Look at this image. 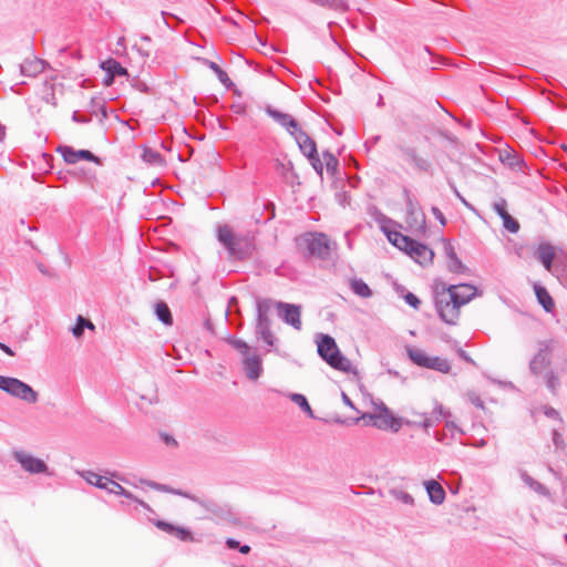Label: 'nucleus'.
Masks as SVG:
<instances>
[{"label":"nucleus","instance_id":"obj_1","mask_svg":"<svg viewBox=\"0 0 567 567\" xmlns=\"http://www.w3.org/2000/svg\"><path fill=\"white\" fill-rule=\"evenodd\" d=\"M477 289L470 284L450 285L443 281L435 282V309L442 321L447 324H456L460 317V308L468 303Z\"/></svg>","mask_w":567,"mask_h":567},{"label":"nucleus","instance_id":"obj_2","mask_svg":"<svg viewBox=\"0 0 567 567\" xmlns=\"http://www.w3.org/2000/svg\"><path fill=\"white\" fill-rule=\"evenodd\" d=\"M217 240L228 251V257L234 260H247L255 250L254 237L248 234H236L229 225L217 227Z\"/></svg>","mask_w":567,"mask_h":567},{"label":"nucleus","instance_id":"obj_3","mask_svg":"<svg viewBox=\"0 0 567 567\" xmlns=\"http://www.w3.org/2000/svg\"><path fill=\"white\" fill-rule=\"evenodd\" d=\"M228 343L240 353L245 375L251 381L258 380L264 373V367L257 349L236 338L228 339Z\"/></svg>","mask_w":567,"mask_h":567},{"label":"nucleus","instance_id":"obj_4","mask_svg":"<svg viewBox=\"0 0 567 567\" xmlns=\"http://www.w3.org/2000/svg\"><path fill=\"white\" fill-rule=\"evenodd\" d=\"M403 197L406 205V223L409 227L416 235H425L426 218L419 202L412 196L408 188L403 189Z\"/></svg>","mask_w":567,"mask_h":567},{"label":"nucleus","instance_id":"obj_5","mask_svg":"<svg viewBox=\"0 0 567 567\" xmlns=\"http://www.w3.org/2000/svg\"><path fill=\"white\" fill-rule=\"evenodd\" d=\"M0 390L28 403H35L39 398L28 383L12 377L0 375Z\"/></svg>","mask_w":567,"mask_h":567},{"label":"nucleus","instance_id":"obj_6","mask_svg":"<svg viewBox=\"0 0 567 567\" xmlns=\"http://www.w3.org/2000/svg\"><path fill=\"white\" fill-rule=\"evenodd\" d=\"M307 256L316 257L322 260L330 258L331 243L323 233H309L302 238Z\"/></svg>","mask_w":567,"mask_h":567},{"label":"nucleus","instance_id":"obj_7","mask_svg":"<svg viewBox=\"0 0 567 567\" xmlns=\"http://www.w3.org/2000/svg\"><path fill=\"white\" fill-rule=\"evenodd\" d=\"M409 359L417 367L435 370L442 373H449L451 364L441 357H430L424 351L412 347L406 348Z\"/></svg>","mask_w":567,"mask_h":567},{"label":"nucleus","instance_id":"obj_8","mask_svg":"<svg viewBox=\"0 0 567 567\" xmlns=\"http://www.w3.org/2000/svg\"><path fill=\"white\" fill-rule=\"evenodd\" d=\"M369 419L372 421V425L375 426L379 430H388L390 429L392 432L396 433L400 431L403 421L400 417H395L390 409L382 404V412L379 413H364L361 415V417H357L354 420L355 423H358L360 420Z\"/></svg>","mask_w":567,"mask_h":567},{"label":"nucleus","instance_id":"obj_9","mask_svg":"<svg viewBox=\"0 0 567 567\" xmlns=\"http://www.w3.org/2000/svg\"><path fill=\"white\" fill-rule=\"evenodd\" d=\"M56 152L61 154L64 162L68 164H76L80 161L93 162L102 165V159L89 150H74L69 145H59Z\"/></svg>","mask_w":567,"mask_h":567},{"label":"nucleus","instance_id":"obj_10","mask_svg":"<svg viewBox=\"0 0 567 567\" xmlns=\"http://www.w3.org/2000/svg\"><path fill=\"white\" fill-rule=\"evenodd\" d=\"M14 460L25 472L30 474H47L49 476L52 475V472L49 471L47 463L33 455L27 454L24 452H16Z\"/></svg>","mask_w":567,"mask_h":567},{"label":"nucleus","instance_id":"obj_11","mask_svg":"<svg viewBox=\"0 0 567 567\" xmlns=\"http://www.w3.org/2000/svg\"><path fill=\"white\" fill-rule=\"evenodd\" d=\"M277 315L285 323L291 326L296 330H301V306L287 302L277 303Z\"/></svg>","mask_w":567,"mask_h":567},{"label":"nucleus","instance_id":"obj_12","mask_svg":"<svg viewBox=\"0 0 567 567\" xmlns=\"http://www.w3.org/2000/svg\"><path fill=\"white\" fill-rule=\"evenodd\" d=\"M270 319H256L255 334L267 344L266 352L276 351L278 339L270 329Z\"/></svg>","mask_w":567,"mask_h":567},{"label":"nucleus","instance_id":"obj_13","mask_svg":"<svg viewBox=\"0 0 567 567\" xmlns=\"http://www.w3.org/2000/svg\"><path fill=\"white\" fill-rule=\"evenodd\" d=\"M206 511L216 518L225 520L231 525L237 526L240 524V519L237 517L236 513H234L233 508L227 504L220 505L214 501H209Z\"/></svg>","mask_w":567,"mask_h":567},{"label":"nucleus","instance_id":"obj_14","mask_svg":"<svg viewBox=\"0 0 567 567\" xmlns=\"http://www.w3.org/2000/svg\"><path fill=\"white\" fill-rule=\"evenodd\" d=\"M266 113L279 125L285 127L290 135H293L297 131L301 128L300 124L297 120H295L290 114L278 111L271 106H267Z\"/></svg>","mask_w":567,"mask_h":567},{"label":"nucleus","instance_id":"obj_15","mask_svg":"<svg viewBox=\"0 0 567 567\" xmlns=\"http://www.w3.org/2000/svg\"><path fill=\"white\" fill-rule=\"evenodd\" d=\"M406 254L423 267L431 265L434 258V251L426 245L416 240Z\"/></svg>","mask_w":567,"mask_h":567},{"label":"nucleus","instance_id":"obj_16","mask_svg":"<svg viewBox=\"0 0 567 567\" xmlns=\"http://www.w3.org/2000/svg\"><path fill=\"white\" fill-rule=\"evenodd\" d=\"M317 346H318V354L328 364L334 358V353L340 352V350L336 343V340L329 334H320Z\"/></svg>","mask_w":567,"mask_h":567},{"label":"nucleus","instance_id":"obj_17","mask_svg":"<svg viewBox=\"0 0 567 567\" xmlns=\"http://www.w3.org/2000/svg\"><path fill=\"white\" fill-rule=\"evenodd\" d=\"M444 243V254L447 258V269L454 274H465L468 268L462 262V260L457 257L454 246L450 240L443 239Z\"/></svg>","mask_w":567,"mask_h":567},{"label":"nucleus","instance_id":"obj_18","mask_svg":"<svg viewBox=\"0 0 567 567\" xmlns=\"http://www.w3.org/2000/svg\"><path fill=\"white\" fill-rule=\"evenodd\" d=\"M398 150L401 152L405 161L413 164L416 169L421 172H427L430 169V162L424 157H421L414 147L399 145Z\"/></svg>","mask_w":567,"mask_h":567},{"label":"nucleus","instance_id":"obj_19","mask_svg":"<svg viewBox=\"0 0 567 567\" xmlns=\"http://www.w3.org/2000/svg\"><path fill=\"white\" fill-rule=\"evenodd\" d=\"M296 143L300 152L307 157L310 155H316L317 144L315 140H312L302 128L297 131L293 135Z\"/></svg>","mask_w":567,"mask_h":567},{"label":"nucleus","instance_id":"obj_20","mask_svg":"<svg viewBox=\"0 0 567 567\" xmlns=\"http://www.w3.org/2000/svg\"><path fill=\"white\" fill-rule=\"evenodd\" d=\"M548 347H542L529 362V370L534 375H540L542 372L550 364L548 357Z\"/></svg>","mask_w":567,"mask_h":567},{"label":"nucleus","instance_id":"obj_21","mask_svg":"<svg viewBox=\"0 0 567 567\" xmlns=\"http://www.w3.org/2000/svg\"><path fill=\"white\" fill-rule=\"evenodd\" d=\"M275 169L282 177L285 183L291 186H293L295 184H299V176L295 172L293 164L291 161L284 162L280 159H276Z\"/></svg>","mask_w":567,"mask_h":567},{"label":"nucleus","instance_id":"obj_22","mask_svg":"<svg viewBox=\"0 0 567 567\" xmlns=\"http://www.w3.org/2000/svg\"><path fill=\"white\" fill-rule=\"evenodd\" d=\"M499 159L513 171L520 172L526 166L524 158L512 148L502 151L499 153Z\"/></svg>","mask_w":567,"mask_h":567},{"label":"nucleus","instance_id":"obj_23","mask_svg":"<svg viewBox=\"0 0 567 567\" xmlns=\"http://www.w3.org/2000/svg\"><path fill=\"white\" fill-rule=\"evenodd\" d=\"M383 234L386 236L388 240L393 246L398 247L400 250H403L405 252H408L410 247L415 241L413 238H411L406 235H403L400 231L392 230L391 228H388Z\"/></svg>","mask_w":567,"mask_h":567},{"label":"nucleus","instance_id":"obj_24","mask_svg":"<svg viewBox=\"0 0 567 567\" xmlns=\"http://www.w3.org/2000/svg\"><path fill=\"white\" fill-rule=\"evenodd\" d=\"M424 487L431 503L441 505L444 502L446 494L443 486L439 482L435 480L425 481Z\"/></svg>","mask_w":567,"mask_h":567},{"label":"nucleus","instance_id":"obj_25","mask_svg":"<svg viewBox=\"0 0 567 567\" xmlns=\"http://www.w3.org/2000/svg\"><path fill=\"white\" fill-rule=\"evenodd\" d=\"M535 257L543 264L546 270L550 271L555 258L554 247L549 243L540 244L535 252Z\"/></svg>","mask_w":567,"mask_h":567},{"label":"nucleus","instance_id":"obj_26","mask_svg":"<svg viewBox=\"0 0 567 567\" xmlns=\"http://www.w3.org/2000/svg\"><path fill=\"white\" fill-rule=\"evenodd\" d=\"M109 493L124 496L127 499H131L137 504H140L145 509H151L150 505L143 502L142 499L134 496L130 491L125 489L121 484L117 482L110 480L109 482V488H105Z\"/></svg>","mask_w":567,"mask_h":567},{"label":"nucleus","instance_id":"obj_27","mask_svg":"<svg viewBox=\"0 0 567 567\" xmlns=\"http://www.w3.org/2000/svg\"><path fill=\"white\" fill-rule=\"evenodd\" d=\"M534 291L544 310L550 312L555 308V302L548 290L544 286L535 284Z\"/></svg>","mask_w":567,"mask_h":567},{"label":"nucleus","instance_id":"obj_28","mask_svg":"<svg viewBox=\"0 0 567 567\" xmlns=\"http://www.w3.org/2000/svg\"><path fill=\"white\" fill-rule=\"evenodd\" d=\"M101 69L105 71V73H107L110 78L128 75L127 70L124 66H122V64L117 60L113 58H109L107 60L103 61L101 63Z\"/></svg>","mask_w":567,"mask_h":567},{"label":"nucleus","instance_id":"obj_29","mask_svg":"<svg viewBox=\"0 0 567 567\" xmlns=\"http://www.w3.org/2000/svg\"><path fill=\"white\" fill-rule=\"evenodd\" d=\"M329 365L341 372L358 374V371L353 368L351 361L346 358L341 351L334 353V358L331 360Z\"/></svg>","mask_w":567,"mask_h":567},{"label":"nucleus","instance_id":"obj_30","mask_svg":"<svg viewBox=\"0 0 567 567\" xmlns=\"http://www.w3.org/2000/svg\"><path fill=\"white\" fill-rule=\"evenodd\" d=\"M368 213L374 221L379 224L382 233L390 228V226L398 225L393 219L384 215L377 206L369 207Z\"/></svg>","mask_w":567,"mask_h":567},{"label":"nucleus","instance_id":"obj_31","mask_svg":"<svg viewBox=\"0 0 567 567\" xmlns=\"http://www.w3.org/2000/svg\"><path fill=\"white\" fill-rule=\"evenodd\" d=\"M154 313L156 318L165 326H172L173 324V315L168 307V305L165 301H157L154 305Z\"/></svg>","mask_w":567,"mask_h":567},{"label":"nucleus","instance_id":"obj_32","mask_svg":"<svg viewBox=\"0 0 567 567\" xmlns=\"http://www.w3.org/2000/svg\"><path fill=\"white\" fill-rule=\"evenodd\" d=\"M21 74L25 76H35L44 70V61L35 59L32 61H25L20 65Z\"/></svg>","mask_w":567,"mask_h":567},{"label":"nucleus","instance_id":"obj_33","mask_svg":"<svg viewBox=\"0 0 567 567\" xmlns=\"http://www.w3.org/2000/svg\"><path fill=\"white\" fill-rule=\"evenodd\" d=\"M279 301H275L269 298L258 299L257 300V318L256 319H269V313L272 309L277 311V303Z\"/></svg>","mask_w":567,"mask_h":567},{"label":"nucleus","instance_id":"obj_34","mask_svg":"<svg viewBox=\"0 0 567 567\" xmlns=\"http://www.w3.org/2000/svg\"><path fill=\"white\" fill-rule=\"evenodd\" d=\"M350 288L353 291V293L361 298H370L373 295L368 284L359 278L350 280Z\"/></svg>","mask_w":567,"mask_h":567},{"label":"nucleus","instance_id":"obj_35","mask_svg":"<svg viewBox=\"0 0 567 567\" xmlns=\"http://www.w3.org/2000/svg\"><path fill=\"white\" fill-rule=\"evenodd\" d=\"M313 3L334 10L339 12H347L350 10L347 0H311Z\"/></svg>","mask_w":567,"mask_h":567},{"label":"nucleus","instance_id":"obj_36","mask_svg":"<svg viewBox=\"0 0 567 567\" xmlns=\"http://www.w3.org/2000/svg\"><path fill=\"white\" fill-rule=\"evenodd\" d=\"M142 159L152 165V166H164L165 159L163 156L151 147H145L142 154Z\"/></svg>","mask_w":567,"mask_h":567},{"label":"nucleus","instance_id":"obj_37","mask_svg":"<svg viewBox=\"0 0 567 567\" xmlns=\"http://www.w3.org/2000/svg\"><path fill=\"white\" fill-rule=\"evenodd\" d=\"M83 477L85 478V481L91 484V485H94L101 489H105V488H109V482H110V478L105 477V476H102L97 473H94L92 471H86L84 474H83Z\"/></svg>","mask_w":567,"mask_h":567},{"label":"nucleus","instance_id":"obj_38","mask_svg":"<svg viewBox=\"0 0 567 567\" xmlns=\"http://www.w3.org/2000/svg\"><path fill=\"white\" fill-rule=\"evenodd\" d=\"M447 414H449V412H446L444 410V408L441 404H439L433 410L431 417L424 416L423 421L421 422V425L425 430H427L429 427H431L434 424V422H439L442 419H445L447 416Z\"/></svg>","mask_w":567,"mask_h":567},{"label":"nucleus","instance_id":"obj_39","mask_svg":"<svg viewBox=\"0 0 567 567\" xmlns=\"http://www.w3.org/2000/svg\"><path fill=\"white\" fill-rule=\"evenodd\" d=\"M322 158H323L327 172L331 176L337 175V173L339 171V159L337 158V156L327 150V151L322 152Z\"/></svg>","mask_w":567,"mask_h":567},{"label":"nucleus","instance_id":"obj_40","mask_svg":"<svg viewBox=\"0 0 567 567\" xmlns=\"http://www.w3.org/2000/svg\"><path fill=\"white\" fill-rule=\"evenodd\" d=\"M522 480H523V482L529 488H532L533 491H535L539 495H543V496H548L549 495L548 488L544 484H542L540 482H538L535 478H533L532 476H529L526 472H524L522 474Z\"/></svg>","mask_w":567,"mask_h":567},{"label":"nucleus","instance_id":"obj_41","mask_svg":"<svg viewBox=\"0 0 567 567\" xmlns=\"http://www.w3.org/2000/svg\"><path fill=\"white\" fill-rule=\"evenodd\" d=\"M84 329L94 330L95 326L90 319H86L82 316L76 318V322L72 328V333L75 338H81L83 336Z\"/></svg>","mask_w":567,"mask_h":567},{"label":"nucleus","instance_id":"obj_42","mask_svg":"<svg viewBox=\"0 0 567 567\" xmlns=\"http://www.w3.org/2000/svg\"><path fill=\"white\" fill-rule=\"evenodd\" d=\"M290 400L296 403L309 417L315 419L313 411L303 394L300 393H291L289 395Z\"/></svg>","mask_w":567,"mask_h":567},{"label":"nucleus","instance_id":"obj_43","mask_svg":"<svg viewBox=\"0 0 567 567\" xmlns=\"http://www.w3.org/2000/svg\"><path fill=\"white\" fill-rule=\"evenodd\" d=\"M208 68L217 75L218 80L227 87L230 89L234 86L233 81L229 79L228 74L216 63L213 61H206Z\"/></svg>","mask_w":567,"mask_h":567},{"label":"nucleus","instance_id":"obj_44","mask_svg":"<svg viewBox=\"0 0 567 567\" xmlns=\"http://www.w3.org/2000/svg\"><path fill=\"white\" fill-rule=\"evenodd\" d=\"M544 381H545L547 389L553 394H557V391L560 386L559 375L555 371L549 370L544 374Z\"/></svg>","mask_w":567,"mask_h":567},{"label":"nucleus","instance_id":"obj_45","mask_svg":"<svg viewBox=\"0 0 567 567\" xmlns=\"http://www.w3.org/2000/svg\"><path fill=\"white\" fill-rule=\"evenodd\" d=\"M91 105H92L94 114H97V113L101 114V118H100L101 122H103L105 118H107L106 106H105V103L101 99L92 97Z\"/></svg>","mask_w":567,"mask_h":567},{"label":"nucleus","instance_id":"obj_46","mask_svg":"<svg viewBox=\"0 0 567 567\" xmlns=\"http://www.w3.org/2000/svg\"><path fill=\"white\" fill-rule=\"evenodd\" d=\"M503 227L512 234H516L519 230V223L512 217L508 213L502 218Z\"/></svg>","mask_w":567,"mask_h":567},{"label":"nucleus","instance_id":"obj_47","mask_svg":"<svg viewBox=\"0 0 567 567\" xmlns=\"http://www.w3.org/2000/svg\"><path fill=\"white\" fill-rule=\"evenodd\" d=\"M141 483L147 485L148 487L155 489V491H159V492H165V493H171V494H175L176 495V491L175 488L168 486V485H165V484H161V483H157V482H154V481H147V480H141Z\"/></svg>","mask_w":567,"mask_h":567},{"label":"nucleus","instance_id":"obj_48","mask_svg":"<svg viewBox=\"0 0 567 567\" xmlns=\"http://www.w3.org/2000/svg\"><path fill=\"white\" fill-rule=\"evenodd\" d=\"M307 158L309 159L315 172L320 176V178H322L324 164L320 159L318 152L316 153V155L307 156Z\"/></svg>","mask_w":567,"mask_h":567},{"label":"nucleus","instance_id":"obj_49","mask_svg":"<svg viewBox=\"0 0 567 567\" xmlns=\"http://www.w3.org/2000/svg\"><path fill=\"white\" fill-rule=\"evenodd\" d=\"M176 495H179V496H183L185 498H188V499H190L192 502L198 504L199 506H202L205 509L207 507V504L209 503L208 499H202L198 496H196L194 494H190L188 492L182 491V489H177L176 491Z\"/></svg>","mask_w":567,"mask_h":567},{"label":"nucleus","instance_id":"obj_50","mask_svg":"<svg viewBox=\"0 0 567 567\" xmlns=\"http://www.w3.org/2000/svg\"><path fill=\"white\" fill-rule=\"evenodd\" d=\"M176 495H179V496H183L185 498H188V499H190L192 502L198 504L199 506H202L205 509L207 507V504L209 503L208 499H202L198 496H196L194 494H190L188 492L182 491V489H177L176 491Z\"/></svg>","mask_w":567,"mask_h":567},{"label":"nucleus","instance_id":"obj_51","mask_svg":"<svg viewBox=\"0 0 567 567\" xmlns=\"http://www.w3.org/2000/svg\"><path fill=\"white\" fill-rule=\"evenodd\" d=\"M174 536H176L182 542H195L193 533L186 527L177 526Z\"/></svg>","mask_w":567,"mask_h":567},{"label":"nucleus","instance_id":"obj_52","mask_svg":"<svg viewBox=\"0 0 567 567\" xmlns=\"http://www.w3.org/2000/svg\"><path fill=\"white\" fill-rule=\"evenodd\" d=\"M154 525L158 529H161V530H163V532H165L167 534H171V535H174L175 532H176V528H177V526H175L174 524H171V523L162 520V519L155 520Z\"/></svg>","mask_w":567,"mask_h":567},{"label":"nucleus","instance_id":"obj_53","mask_svg":"<svg viewBox=\"0 0 567 567\" xmlns=\"http://www.w3.org/2000/svg\"><path fill=\"white\" fill-rule=\"evenodd\" d=\"M506 207H507V202L504 198H501L498 202L493 204V209L496 212V214L501 218L508 213Z\"/></svg>","mask_w":567,"mask_h":567},{"label":"nucleus","instance_id":"obj_54","mask_svg":"<svg viewBox=\"0 0 567 567\" xmlns=\"http://www.w3.org/2000/svg\"><path fill=\"white\" fill-rule=\"evenodd\" d=\"M405 302L411 306L412 308L414 309H419L420 308V305H421V300L419 299L417 296H415L414 293L408 291L404 296H403Z\"/></svg>","mask_w":567,"mask_h":567},{"label":"nucleus","instance_id":"obj_55","mask_svg":"<svg viewBox=\"0 0 567 567\" xmlns=\"http://www.w3.org/2000/svg\"><path fill=\"white\" fill-rule=\"evenodd\" d=\"M393 494L398 501H400L404 504H408V505H413L414 499H413L412 495H410L409 493L403 492V491H396Z\"/></svg>","mask_w":567,"mask_h":567},{"label":"nucleus","instance_id":"obj_56","mask_svg":"<svg viewBox=\"0 0 567 567\" xmlns=\"http://www.w3.org/2000/svg\"><path fill=\"white\" fill-rule=\"evenodd\" d=\"M553 443L554 445L556 446V449H564L565 447V440H564V436L563 434L557 431V430H554L553 431Z\"/></svg>","mask_w":567,"mask_h":567},{"label":"nucleus","instance_id":"obj_57","mask_svg":"<svg viewBox=\"0 0 567 567\" xmlns=\"http://www.w3.org/2000/svg\"><path fill=\"white\" fill-rule=\"evenodd\" d=\"M557 278L567 288V258L561 269L557 272Z\"/></svg>","mask_w":567,"mask_h":567},{"label":"nucleus","instance_id":"obj_58","mask_svg":"<svg viewBox=\"0 0 567 567\" xmlns=\"http://www.w3.org/2000/svg\"><path fill=\"white\" fill-rule=\"evenodd\" d=\"M91 116H83L79 111H74L72 114V121L80 124H87L91 122Z\"/></svg>","mask_w":567,"mask_h":567},{"label":"nucleus","instance_id":"obj_59","mask_svg":"<svg viewBox=\"0 0 567 567\" xmlns=\"http://www.w3.org/2000/svg\"><path fill=\"white\" fill-rule=\"evenodd\" d=\"M431 212L432 214L434 215V217L439 220V223L442 225V226H445L446 225V218L445 216L443 215V213L436 207V206H433L431 208Z\"/></svg>","mask_w":567,"mask_h":567},{"label":"nucleus","instance_id":"obj_60","mask_svg":"<svg viewBox=\"0 0 567 567\" xmlns=\"http://www.w3.org/2000/svg\"><path fill=\"white\" fill-rule=\"evenodd\" d=\"M457 354L458 357L464 360L465 362L472 364V365H476V362L470 357V354L463 350L462 348H458L457 349Z\"/></svg>","mask_w":567,"mask_h":567},{"label":"nucleus","instance_id":"obj_61","mask_svg":"<svg viewBox=\"0 0 567 567\" xmlns=\"http://www.w3.org/2000/svg\"><path fill=\"white\" fill-rule=\"evenodd\" d=\"M544 414L550 419L561 420L559 416V412L551 406H545Z\"/></svg>","mask_w":567,"mask_h":567},{"label":"nucleus","instance_id":"obj_62","mask_svg":"<svg viewBox=\"0 0 567 567\" xmlns=\"http://www.w3.org/2000/svg\"><path fill=\"white\" fill-rule=\"evenodd\" d=\"M161 437H162V440L164 441V443L166 445H171V446H176L177 445L176 440L173 436H171V435H168L166 433H162Z\"/></svg>","mask_w":567,"mask_h":567},{"label":"nucleus","instance_id":"obj_63","mask_svg":"<svg viewBox=\"0 0 567 567\" xmlns=\"http://www.w3.org/2000/svg\"><path fill=\"white\" fill-rule=\"evenodd\" d=\"M225 545L227 546V548L229 549H238L239 548V545L240 543L238 540H236L235 538H227L225 540Z\"/></svg>","mask_w":567,"mask_h":567},{"label":"nucleus","instance_id":"obj_64","mask_svg":"<svg viewBox=\"0 0 567 567\" xmlns=\"http://www.w3.org/2000/svg\"><path fill=\"white\" fill-rule=\"evenodd\" d=\"M341 396H342V401H343V403H344L346 405H348V406H349V408H351L352 410L358 411V410H357V408H355V405H354V403L352 402V400H351V399H350V398H349L344 392H342V395H341Z\"/></svg>","mask_w":567,"mask_h":567}]
</instances>
